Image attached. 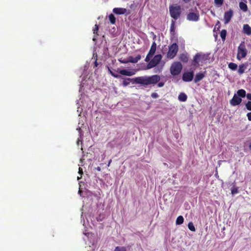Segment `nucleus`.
<instances>
[{
  "label": "nucleus",
  "instance_id": "nucleus-1",
  "mask_svg": "<svg viewBox=\"0 0 251 251\" xmlns=\"http://www.w3.org/2000/svg\"><path fill=\"white\" fill-rule=\"evenodd\" d=\"M134 82L135 84H140L144 86L149 85H155L157 84L160 80V77L157 75L151 76H139L133 79Z\"/></svg>",
  "mask_w": 251,
  "mask_h": 251
},
{
  "label": "nucleus",
  "instance_id": "nucleus-2",
  "mask_svg": "<svg viewBox=\"0 0 251 251\" xmlns=\"http://www.w3.org/2000/svg\"><path fill=\"white\" fill-rule=\"evenodd\" d=\"M169 12L171 17L175 20L178 19L181 15V7L180 5H170L169 6Z\"/></svg>",
  "mask_w": 251,
  "mask_h": 251
},
{
  "label": "nucleus",
  "instance_id": "nucleus-3",
  "mask_svg": "<svg viewBox=\"0 0 251 251\" xmlns=\"http://www.w3.org/2000/svg\"><path fill=\"white\" fill-rule=\"evenodd\" d=\"M178 50V47L176 43H175L169 46V50L167 53V57L169 59L174 58L176 55Z\"/></svg>",
  "mask_w": 251,
  "mask_h": 251
},
{
  "label": "nucleus",
  "instance_id": "nucleus-4",
  "mask_svg": "<svg viewBox=\"0 0 251 251\" xmlns=\"http://www.w3.org/2000/svg\"><path fill=\"white\" fill-rule=\"evenodd\" d=\"M182 69V65L179 62H176L172 64L170 68L171 74L176 75L180 74Z\"/></svg>",
  "mask_w": 251,
  "mask_h": 251
},
{
  "label": "nucleus",
  "instance_id": "nucleus-5",
  "mask_svg": "<svg viewBox=\"0 0 251 251\" xmlns=\"http://www.w3.org/2000/svg\"><path fill=\"white\" fill-rule=\"evenodd\" d=\"M247 54V50L246 49L244 42H242L238 48L237 58L240 60L246 57Z\"/></svg>",
  "mask_w": 251,
  "mask_h": 251
},
{
  "label": "nucleus",
  "instance_id": "nucleus-6",
  "mask_svg": "<svg viewBox=\"0 0 251 251\" xmlns=\"http://www.w3.org/2000/svg\"><path fill=\"white\" fill-rule=\"evenodd\" d=\"M162 57L161 54H157L148 63L147 69H150L155 67L160 62Z\"/></svg>",
  "mask_w": 251,
  "mask_h": 251
},
{
  "label": "nucleus",
  "instance_id": "nucleus-7",
  "mask_svg": "<svg viewBox=\"0 0 251 251\" xmlns=\"http://www.w3.org/2000/svg\"><path fill=\"white\" fill-rule=\"evenodd\" d=\"M194 78V72H184L182 75V80L185 82H190L193 80Z\"/></svg>",
  "mask_w": 251,
  "mask_h": 251
},
{
  "label": "nucleus",
  "instance_id": "nucleus-8",
  "mask_svg": "<svg viewBox=\"0 0 251 251\" xmlns=\"http://www.w3.org/2000/svg\"><path fill=\"white\" fill-rule=\"evenodd\" d=\"M200 15L198 12H190L187 15V20L190 21L197 22L199 20Z\"/></svg>",
  "mask_w": 251,
  "mask_h": 251
},
{
  "label": "nucleus",
  "instance_id": "nucleus-9",
  "mask_svg": "<svg viewBox=\"0 0 251 251\" xmlns=\"http://www.w3.org/2000/svg\"><path fill=\"white\" fill-rule=\"evenodd\" d=\"M242 99L236 94H234L233 98L230 100V104L233 106L238 105L241 103Z\"/></svg>",
  "mask_w": 251,
  "mask_h": 251
},
{
  "label": "nucleus",
  "instance_id": "nucleus-10",
  "mask_svg": "<svg viewBox=\"0 0 251 251\" xmlns=\"http://www.w3.org/2000/svg\"><path fill=\"white\" fill-rule=\"evenodd\" d=\"M233 16V11L231 9H230L228 11H226L224 14V20L225 24H227L229 22L231 18Z\"/></svg>",
  "mask_w": 251,
  "mask_h": 251
},
{
  "label": "nucleus",
  "instance_id": "nucleus-11",
  "mask_svg": "<svg viewBox=\"0 0 251 251\" xmlns=\"http://www.w3.org/2000/svg\"><path fill=\"white\" fill-rule=\"evenodd\" d=\"M206 74V71L203 72V73H197L194 78V82L195 83H197L202 80L205 76V74Z\"/></svg>",
  "mask_w": 251,
  "mask_h": 251
},
{
  "label": "nucleus",
  "instance_id": "nucleus-12",
  "mask_svg": "<svg viewBox=\"0 0 251 251\" xmlns=\"http://www.w3.org/2000/svg\"><path fill=\"white\" fill-rule=\"evenodd\" d=\"M119 73L122 75L129 76H132L135 74L133 71H128L127 70H120L119 71Z\"/></svg>",
  "mask_w": 251,
  "mask_h": 251
},
{
  "label": "nucleus",
  "instance_id": "nucleus-13",
  "mask_svg": "<svg viewBox=\"0 0 251 251\" xmlns=\"http://www.w3.org/2000/svg\"><path fill=\"white\" fill-rule=\"evenodd\" d=\"M200 53H197L194 56L193 60V65L196 67H198L199 64V63L200 61V59L199 58Z\"/></svg>",
  "mask_w": 251,
  "mask_h": 251
},
{
  "label": "nucleus",
  "instance_id": "nucleus-14",
  "mask_svg": "<svg viewBox=\"0 0 251 251\" xmlns=\"http://www.w3.org/2000/svg\"><path fill=\"white\" fill-rule=\"evenodd\" d=\"M113 12L116 14H124L126 12V9L124 8H114Z\"/></svg>",
  "mask_w": 251,
  "mask_h": 251
},
{
  "label": "nucleus",
  "instance_id": "nucleus-15",
  "mask_svg": "<svg viewBox=\"0 0 251 251\" xmlns=\"http://www.w3.org/2000/svg\"><path fill=\"white\" fill-rule=\"evenodd\" d=\"M141 58V56L140 55H138L135 57H133L132 56H129L128 58L129 62H131L132 63H136L138 62Z\"/></svg>",
  "mask_w": 251,
  "mask_h": 251
},
{
  "label": "nucleus",
  "instance_id": "nucleus-16",
  "mask_svg": "<svg viewBox=\"0 0 251 251\" xmlns=\"http://www.w3.org/2000/svg\"><path fill=\"white\" fill-rule=\"evenodd\" d=\"M243 32L244 33L250 35L251 34V27L248 24L243 25Z\"/></svg>",
  "mask_w": 251,
  "mask_h": 251
},
{
  "label": "nucleus",
  "instance_id": "nucleus-17",
  "mask_svg": "<svg viewBox=\"0 0 251 251\" xmlns=\"http://www.w3.org/2000/svg\"><path fill=\"white\" fill-rule=\"evenodd\" d=\"M156 49V44L155 42H153L151 45V48L148 52L149 55H151V56L153 55L155 52Z\"/></svg>",
  "mask_w": 251,
  "mask_h": 251
},
{
  "label": "nucleus",
  "instance_id": "nucleus-18",
  "mask_svg": "<svg viewBox=\"0 0 251 251\" xmlns=\"http://www.w3.org/2000/svg\"><path fill=\"white\" fill-rule=\"evenodd\" d=\"M179 60L183 63L188 61V56L187 53H182L179 56Z\"/></svg>",
  "mask_w": 251,
  "mask_h": 251
},
{
  "label": "nucleus",
  "instance_id": "nucleus-19",
  "mask_svg": "<svg viewBox=\"0 0 251 251\" xmlns=\"http://www.w3.org/2000/svg\"><path fill=\"white\" fill-rule=\"evenodd\" d=\"M178 99L179 101L184 102L186 101L187 99V96L185 93H181L179 95Z\"/></svg>",
  "mask_w": 251,
  "mask_h": 251
},
{
  "label": "nucleus",
  "instance_id": "nucleus-20",
  "mask_svg": "<svg viewBox=\"0 0 251 251\" xmlns=\"http://www.w3.org/2000/svg\"><path fill=\"white\" fill-rule=\"evenodd\" d=\"M133 79L134 78H124V80H123V85L124 86H126L130 84V82L131 81H133V83H135L134 82Z\"/></svg>",
  "mask_w": 251,
  "mask_h": 251
},
{
  "label": "nucleus",
  "instance_id": "nucleus-21",
  "mask_svg": "<svg viewBox=\"0 0 251 251\" xmlns=\"http://www.w3.org/2000/svg\"><path fill=\"white\" fill-rule=\"evenodd\" d=\"M237 95L240 98H244L246 96V91L244 89H240L237 92Z\"/></svg>",
  "mask_w": 251,
  "mask_h": 251
},
{
  "label": "nucleus",
  "instance_id": "nucleus-22",
  "mask_svg": "<svg viewBox=\"0 0 251 251\" xmlns=\"http://www.w3.org/2000/svg\"><path fill=\"white\" fill-rule=\"evenodd\" d=\"M239 7L244 12H246L248 10V6L244 2L241 1L239 3Z\"/></svg>",
  "mask_w": 251,
  "mask_h": 251
},
{
  "label": "nucleus",
  "instance_id": "nucleus-23",
  "mask_svg": "<svg viewBox=\"0 0 251 251\" xmlns=\"http://www.w3.org/2000/svg\"><path fill=\"white\" fill-rule=\"evenodd\" d=\"M170 32L172 35L175 34V21L174 20L172 21L171 27H170Z\"/></svg>",
  "mask_w": 251,
  "mask_h": 251
},
{
  "label": "nucleus",
  "instance_id": "nucleus-24",
  "mask_svg": "<svg viewBox=\"0 0 251 251\" xmlns=\"http://www.w3.org/2000/svg\"><path fill=\"white\" fill-rule=\"evenodd\" d=\"M184 222V218L182 216H179L176 220V225H180L183 224Z\"/></svg>",
  "mask_w": 251,
  "mask_h": 251
},
{
  "label": "nucleus",
  "instance_id": "nucleus-25",
  "mask_svg": "<svg viewBox=\"0 0 251 251\" xmlns=\"http://www.w3.org/2000/svg\"><path fill=\"white\" fill-rule=\"evenodd\" d=\"M109 19L110 22V23L112 24H115L116 22V18L114 16V15L113 14H110L109 15Z\"/></svg>",
  "mask_w": 251,
  "mask_h": 251
},
{
  "label": "nucleus",
  "instance_id": "nucleus-26",
  "mask_svg": "<svg viewBox=\"0 0 251 251\" xmlns=\"http://www.w3.org/2000/svg\"><path fill=\"white\" fill-rule=\"evenodd\" d=\"M228 68L232 70H235L237 68V65L234 63H230L228 64Z\"/></svg>",
  "mask_w": 251,
  "mask_h": 251
},
{
  "label": "nucleus",
  "instance_id": "nucleus-27",
  "mask_svg": "<svg viewBox=\"0 0 251 251\" xmlns=\"http://www.w3.org/2000/svg\"><path fill=\"white\" fill-rule=\"evenodd\" d=\"M208 57V55L202 54L200 53L199 58L200 59V61H205V60H207Z\"/></svg>",
  "mask_w": 251,
  "mask_h": 251
},
{
  "label": "nucleus",
  "instance_id": "nucleus-28",
  "mask_svg": "<svg viewBox=\"0 0 251 251\" xmlns=\"http://www.w3.org/2000/svg\"><path fill=\"white\" fill-rule=\"evenodd\" d=\"M226 29H223L220 32V36L222 40H224L226 39Z\"/></svg>",
  "mask_w": 251,
  "mask_h": 251
},
{
  "label": "nucleus",
  "instance_id": "nucleus-29",
  "mask_svg": "<svg viewBox=\"0 0 251 251\" xmlns=\"http://www.w3.org/2000/svg\"><path fill=\"white\" fill-rule=\"evenodd\" d=\"M188 228L192 231H195L196 228L192 222H190L188 224Z\"/></svg>",
  "mask_w": 251,
  "mask_h": 251
},
{
  "label": "nucleus",
  "instance_id": "nucleus-30",
  "mask_svg": "<svg viewBox=\"0 0 251 251\" xmlns=\"http://www.w3.org/2000/svg\"><path fill=\"white\" fill-rule=\"evenodd\" d=\"M215 5L221 6L224 3V0H214Z\"/></svg>",
  "mask_w": 251,
  "mask_h": 251
},
{
  "label": "nucleus",
  "instance_id": "nucleus-31",
  "mask_svg": "<svg viewBox=\"0 0 251 251\" xmlns=\"http://www.w3.org/2000/svg\"><path fill=\"white\" fill-rule=\"evenodd\" d=\"M114 251H126V248L125 247H116Z\"/></svg>",
  "mask_w": 251,
  "mask_h": 251
},
{
  "label": "nucleus",
  "instance_id": "nucleus-32",
  "mask_svg": "<svg viewBox=\"0 0 251 251\" xmlns=\"http://www.w3.org/2000/svg\"><path fill=\"white\" fill-rule=\"evenodd\" d=\"M108 71L109 72V73L113 76H114V77L115 78H119L121 77V75H118L117 74H116L115 73H114L111 70V69L108 67Z\"/></svg>",
  "mask_w": 251,
  "mask_h": 251
},
{
  "label": "nucleus",
  "instance_id": "nucleus-33",
  "mask_svg": "<svg viewBox=\"0 0 251 251\" xmlns=\"http://www.w3.org/2000/svg\"><path fill=\"white\" fill-rule=\"evenodd\" d=\"M245 69H244V65H241L239 66V68L238 69V73L240 74H242L244 73Z\"/></svg>",
  "mask_w": 251,
  "mask_h": 251
},
{
  "label": "nucleus",
  "instance_id": "nucleus-34",
  "mask_svg": "<svg viewBox=\"0 0 251 251\" xmlns=\"http://www.w3.org/2000/svg\"><path fill=\"white\" fill-rule=\"evenodd\" d=\"M231 191V194L232 195L237 194L238 193V187H233V188H232Z\"/></svg>",
  "mask_w": 251,
  "mask_h": 251
},
{
  "label": "nucleus",
  "instance_id": "nucleus-35",
  "mask_svg": "<svg viewBox=\"0 0 251 251\" xmlns=\"http://www.w3.org/2000/svg\"><path fill=\"white\" fill-rule=\"evenodd\" d=\"M99 25L97 24H96L95 25V27L93 29V33L94 34H96L97 35H98V30H99Z\"/></svg>",
  "mask_w": 251,
  "mask_h": 251
},
{
  "label": "nucleus",
  "instance_id": "nucleus-36",
  "mask_svg": "<svg viewBox=\"0 0 251 251\" xmlns=\"http://www.w3.org/2000/svg\"><path fill=\"white\" fill-rule=\"evenodd\" d=\"M220 28V23L219 21H218L217 24H216L215 27L214 28V31L216 30H219Z\"/></svg>",
  "mask_w": 251,
  "mask_h": 251
},
{
  "label": "nucleus",
  "instance_id": "nucleus-37",
  "mask_svg": "<svg viewBox=\"0 0 251 251\" xmlns=\"http://www.w3.org/2000/svg\"><path fill=\"white\" fill-rule=\"evenodd\" d=\"M246 108L250 111H251V101H248L246 104Z\"/></svg>",
  "mask_w": 251,
  "mask_h": 251
},
{
  "label": "nucleus",
  "instance_id": "nucleus-38",
  "mask_svg": "<svg viewBox=\"0 0 251 251\" xmlns=\"http://www.w3.org/2000/svg\"><path fill=\"white\" fill-rule=\"evenodd\" d=\"M248 146L249 150L251 151V142L249 141H247L245 143V147Z\"/></svg>",
  "mask_w": 251,
  "mask_h": 251
},
{
  "label": "nucleus",
  "instance_id": "nucleus-39",
  "mask_svg": "<svg viewBox=\"0 0 251 251\" xmlns=\"http://www.w3.org/2000/svg\"><path fill=\"white\" fill-rule=\"evenodd\" d=\"M152 56L151 55H149V54L148 53L147 55L146 56V57L145 59V61L147 62H149L151 60V57Z\"/></svg>",
  "mask_w": 251,
  "mask_h": 251
},
{
  "label": "nucleus",
  "instance_id": "nucleus-40",
  "mask_svg": "<svg viewBox=\"0 0 251 251\" xmlns=\"http://www.w3.org/2000/svg\"><path fill=\"white\" fill-rule=\"evenodd\" d=\"M151 96L152 98H157L159 96L156 93H152L151 95Z\"/></svg>",
  "mask_w": 251,
  "mask_h": 251
},
{
  "label": "nucleus",
  "instance_id": "nucleus-41",
  "mask_svg": "<svg viewBox=\"0 0 251 251\" xmlns=\"http://www.w3.org/2000/svg\"><path fill=\"white\" fill-rule=\"evenodd\" d=\"M164 85V82H158V83H157V86L158 87H162Z\"/></svg>",
  "mask_w": 251,
  "mask_h": 251
},
{
  "label": "nucleus",
  "instance_id": "nucleus-42",
  "mask_svg": "<svg viewBox=\"0 0 251 251\" xmlns=\"http://www.w3.org/2000/svg\"><path fill=\"white\" fill-rule=\"evenodd\" d=\"M247 116L249 121H251V112L247 113Z\"/></svg>",
  "mask_w": 251,
  "mask_h": 251
},
{
  "label": "nucleus",
  "instance_id": "nucleus-43",
  "mask_svg": "<svg viewBox=\"0 0 251 251\" xmlns=\"http://www.w3.org/2000/svg\"><path fill=\"white\" fill-rule=\"evenodd\" d=\"M119 61H120L121 63H124V64H125V63H128V62H129V61H128V59L127 60H119Z\"/></svg>",
  "mask_w": 251,
  "mask_h": 251
},
{
  "label": "nucleus",
  "instance_id": "nucleus-44",
  "mask_svg": "<svg viewBox=\"0 0 251 251\" xmlns=\"http://www.w3.org/2000/svg\"><path fill=\"white\" fill-rule=\"evenodd\" d=\"M246 96L248 100H251V93L247 94Z\"/></svg>",
  "mask_w": 251,
  "mask_h": 251
},
{
  "label": "nucleus",
  "instance_id": "nucleus-45",
  "mask_svg": "<svg viewBox=\"0 0 251 251\" xmlns=\"http://www.w3.org/2000/svg\"><path fill=\"white\" fill-rule=\"evenodd\" d=\"M78 173L79 174H80L81 175L83 174V170H82V169L80 167L79 168V170H78Z\"/></svg>",
  "mask_w": 251,
  "mask_h": 251
},
{
  "label": "nucleus",
  "instance_id": "nucleus-46",
  "mask_svg": "<svg viewBox=\"0 0 251 251\" xmlns=\"http://www.w3.org/2000/svg\"><path fill=\"white\" fill-rule=\"evenodd\" d=\"M98 63L97 62V59H96L95 62H94V65L96 67H97L98 66Z\"/></svg>",
  "mask_w": 251,
  "mask_h": 251
},
{
  "label": "nucleus",
  "instance_id": "nucleus-47",
  "mask_svg": "<svg viewBox=\"0 0 251 251\" xmlns=\"http://www.w3.org/2000/svg\"><path fill=\"white\" fill-rule=\"evenodd\" d=\"M182 0L185 3H188L191 1V0Z\"/></svg>",
  "mask_w": 251,
  "mask_h": 251
},
{
  "label": "nucleus",
  "instance_id": "nucleus-48",
  "mask_svg": "<svg viewBox=\"0 0 251 251\" xmlns=\"http://www.w3.org/2000/svg\"><path fill=\"white\" fill-rule=\"evenodd\" d=\"M96 170L100 172L101 171V168L100 167H97V168H96Z\"/></svg>",
  "mask_w": 251,
  "mask_h": 251
},
{
  "label": "nucleus",
  "instance_id": "nucleus-49",
  "mask_svg": "<svg viewBox=\"0 0 251 251\" xmlns=\"http://www.w3.org/2000/svg\"><path fill=\"white\" fill-rule=\"evenodd\" d=\"M111 162H112V160H111V159H110V160L108 161V164H107V166H108V167L110 166V164H111Z\"/></svg>",
  "mask_w": 251,
  "mask_h": 251
},
{
  "label": "nucleus",
  "instance_id": "nucleus-50",
  "mask_svg": "<svg viewBox=\"0 0 251 251\" xmlns=\"http://www.w3.org/2000/svg\"><path fill=\"white\" fill-rule=\"evenodd\" d=\"M93 40L94 41H95L96 40V39L95 37L93 38Z\"/></svg>",
  "mask_w": 251,
  "mask_h": 251
}]
</instances>
